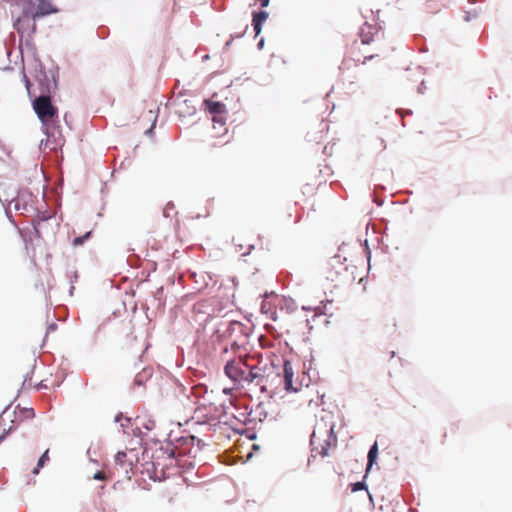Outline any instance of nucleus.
<instances>
[{
	"instance_id": "6ab92c4d",
	"label": "nucleus",
	"mask_w": 512,
	"mask_h": 512,
	"mask_svg": "<svg viewBox=\"0 0 512 512\" xmlns=\"http://www.w3.org/2000/svg\"><path fill=\"white\" fill-rule=\"evenodd\" d=\"M232 282H233V285H234L233 292L231 293V297L233 299L232 300V304L236 306V302H235V287H236V283L234 282V280H232Z\"/></svg>"
},
{
	"instance_id": "39448f33",
	"label": "nucleus",
	"mask_w": 512,
	"mask_h": 512,
	"mask_svg": "<svg viewBox=\"0 0 512 512\" xmlns=\"http://www.w3.org/2000/svg\"><path fill=\"white\" fill-rule=\"evenodd\" d=\"M252 441L253 438L239 435L234 441L233 449L230 452L226 449V465L236 463V459L241 463L248 461L252 457V450L258 449Z\"/></svg>"
},
{
	"instance_id": "393cba45",
	"label": "nucleus",
	"mask_w": 512,
	"mask_h": 512,
	"mask_svg": "<svg viewBox=\"0 0 512 512\" xmlns=\"http://www.w3.org/2000/svg\"><path fill=\"white\" fill-rule=\"evenodd\" d=\"M226 437H227L228 439H231V435H230V434H227V435H226Z\"/></svg>"
},
{
	"instance_id": "1a4fd4ad",
	"label": "nucleus",
	"mask_w": 512,
	"mask_h": 512,
	"mask_svg": "<svg viewBox=\"0 0 512 512\" xmlns=\"http://www.w3.org/2000/svg\"><path fill=\"white\" fill-rule=\"evenodd\" d=\"M35 18L28 13L26 7H23L22 15L19 16L14 22V28L20 34L27 33L28 35L34 33L36 30Z\"/></svg>"
},
{
	"instance_id": "4be33fe9",
	"label": "nucleus",
	"mask_w": 512,
	"mask_h": 512,
	"mask_svg": "<svg viewBox=\"0 0 512 512\" xmlns=\"http://www.w3.org/2000/svg\"><path fill=\"white\" fill-rule=\"evenodd\" d=\"M456 430H457V427H455V426H451V427H450V432H451V433H455V432H456Z\"/></svg>"
},
{
	"instance_id": "aec40b11",
	"label": "nucleus",
	"mask_w": 512,
	"mask_h": 512,
	"mask_svg": "<svg viewBox=\"0 0 512 512\" xmlns=\"http://www.w3.org/2000/svg\"><path fill=\"white\" fill-rule=\"evenodd\" d=\"M374 57H375V55H374V54L365 55V56H364V59L362 60V63H365V62H366V60H368V59H372V58H374Z\"/></svg>"
},
{
	"instance_id": "6e6552de",
	"label": "nucleus",
	"mask_w": 512,
	"mask_h": 512,
	"mask_svg": "<svg viewBox=\"0 0 512 512\" xmlns=\"http://www.w3.org/2000/svg\"><path fill=\"white\" fill-rule=\"evenodd\" d=\"M25 7L28 10V13H30V15L35 19L58 12V9L55 8L48 0H36L35 2L29 1L25 4Z\"/></svg>"
},
{
	"instance_id": "dca6fc26",
	"label": "nucleus",
	"mask_w": 512,
	"mask_h": 512,
	"mask_svg": "<svg viewBox=\"0 0 512 512\" xmlns=\"http://www.w3.org/2000/svg\"><path fill=\"white\" fill-rule=\"evenodd\" d=\"M95 480H105L106 476H105V473L103 471H98L94 474V477H93Z\"/></svg>"
},
{
	"instance_id": "412c9836",
	"label": "nucleus",
	"mask_w": 512,
	"mask_h": 512,
	"mask_svg": "<svg viewBox=\"0 0 512 512\" xmlns=\"http://www.w3.org/2000/svg\"><path fill=\"white\" fill-rule=\"evenodd\" d=\"M269 1H270V0H260V2H261V6H262V7H266V6H268Z\"/></svg>"
},
{
	"instance_id": "5701e85b",
	"label": "nucleus",
	"mask_w": 512,
	"mask_h": 512,
	"mask_svg": "<svg viewBox=\"0 0 512 512\" xmlns=\"http://www.w3.org/2000/svg\"><path fill=\"white\" fill-rule=\"evenodd\" d=\"M5 438V434H2L0 435V443L2 442V440Z\"/></svg>"
},
{
	"instance_id": "2eb2a0df",
	"label": "nucleus",
	"mask_w": 512,
	"mask_h": 512,
	"mask_svg": "<svg viewBox=\"0 0 512 512\" xmlns=\"http://www.w3.org/2000/svg\"><path fill=\"white\" fill-rule=\"evenodd\" d=\"M91 234H92V232L88 231L83 236L74 238L72 241V245L74 247H78V246L82 245L87 239H89L91 237Z\"/></svg>"
},
{
	"instance_id": "4468645a",
	"label": "nucleus",
	"mask_w": 512,
	"mask_h": 512,
	"mask_svg": "<svg viewBox=\"0 0 512 512\" xmlns=\"http://www.w3.org/2000/svg\"><path fill=\"white\" fill-rule=\"evenodd\" d=\"M48 453H49V450H46L43 453V455L40 457V459L38 460L37 466L33 470L34 475H37L39 473L40 468H42L45 465V463L49 461Z\"/></svg>"
},
{
	"instance_id": "7ed1b4c3",
	"label": "nucleus",
	"mask_w": 512,
	"mask_h": 512,
	"mask_svg": "<svg viewBox=\"0 0 512 512\" xmlns=\"http://www.w3.org/2000/svg\"><path fill=\"white\" fill-rule=\"evenodd\" d=\"M229 402V406L226 405V431L231 429L234 435H242L245 431L244 425L249 419L248 408L246 404L240 403V400L228 392L226 388V403Z\"/></svg>"
},
{
	"instance_id": "f257e3e1",
	"label": "nucleus",
	"mask_w": 512,
	"mask_h": 512,
	"mask_svg": "<svg viewBox=\"0 0 512 512\" xmlns=\"http://www.w3.org/2000/svg\"><path fill=\"white\" fill-rule=\"evenodd\" d=\"M226 334V353L227 345H230L231 351L237 358L226 361V376L235 383H251L261 376V369L248 363V344L247 335L243 332V324L236 320H231Z\"/></svg>"
},
{
	"instance_id": "9d476101",
	"label": "nucleus",
	"mask_w": 512,
	"mask_h": 512,
	"mask_svg": "<svg viewBox=\"0 0 512 512\" xmlns=\"http://www.w3.org/2000/svg\"><path fill=\"white\" fill-rule=\"evenodd\" d=\"M134 465L133 459L129 458L126 452L119 451L115 456V470L125 478L130 479L129 473Z\"/></svg>"
},
{
	"instance_id": "f03ea898",
	"label": "nucleus",
	"mask_w": 512,
	"mask_h": 512,
	"mask_svg": "<svg viewBox=\"0 0 512 512\" xmlns=\"http://www.w3.org/2000/svg\"><path fill=\"white\" fill-rule=\"evenodd\" d=\"M334 428V423H329L323 419L316 423L310 438L312 452H316L321 457L329 455V449L337 446V436Z\"/></svg>"
},
{
	"instance_id": "ddd939ff",
	"label": "nucleus",
	"mask_w": 512,
	"mask_h": 512,
	"mask_svg": "<svg viewBox=\"0 0 512 512\" xmlns=\"http://www.w3.org/2000/svg\"><path fill=\"white\" fill-rule=\"evenodd\" d=\"M372 40H373L372 38H365V37H363V36L361 35V39H360V41H357V40H356V41H354V43H353V45H352V47H351V50H352V51H351V53H352L353 55H355L356 51H359V50H360V46H361V45H367V44H369Z\"/></svg>"
},
{
	"instance_id": "f3484780",
	"label": "nucleus",
	"mask_w": 512,
	"mask_h": 512,
	"mask_svg": "<svg viewBox=\"0 0 512 512\" xmlns=\"http://www.w3.org/2000/svg\"><path fill=\"white\" fill-rule=\"evenodd\" d=\"M364 487H365V484L363 482H357V483L354 484L352 490L353 491H359V490L364 489Z\"/></svg>"
},
{
	"instance_id": "0eeeda50",
	"label": "nucleus",
	"mask_w": 512,
	"mask_h": 512,
	"mask_svg": "<svg viewBox=\"0 0 512 512\" xmlns=\"http://www.w3.org/2000/svg\"><path fill=\"white\" fill-rule=\"evenodd\" d=\"M33 109L42 123H48L57 117L58 109L52 104L51 98L41 95L33 101Z\"/></svg>"
},
{
	"instance_id": "20e7f679",
	"label": "nucleus",
	"mask_w": 512,
	"mask_h": 512,
	"mask_svg": "<svg viewBox=\"0 0 512 512\" xmlns=\"http://www.w3.org/2000/svg\"><path fill=\"white\" fill-rule=\"evenodd\" d=\"M279 375L282 377L286 392L296 393L309 385V379L305 372H301L299 363L284 360L282 372Z\"/></svg>"
},
{
	"instance_id": "423d86ee",
	"label": "nucleus",
	"mask_w": 512,
	"mask_h": 512,
	"mask_svg": "<svg viewBox=\"0 0 512 512\" xmlns=\"http://www.w3.org/2000/svg\"><path fill=\"white\" fill-rule=\"evenodd\" d=\"M205 110H207L210 114L213 115L212 121L214 124H219L220 127L224 126V118L222 116L223 112V104L220 101H215L213 99H206L203 102ZM223 133L217 131L216 125H213V133L210 135L209 147H222L221 138Z\"/></svg>"
},
{
	"instance_id": "b1692460",
	"label": "nucleus",
	"mask_w": 512,
	"mask_h": 512,
	"mask_svg": "<svg viewBox=\"0 0 512 512\" xmlns=\"http://www.w3.org/2000/svg\"><path fill=\"white\" fill-rule=\"evenodd\" d=\"M29 85H30V81H29V80H27V81H26V86H27V88H29Z\"/></svg>"
},
{
	"instance_id": "a211bd4d",
	"label": "nucleus",
	"mask_w": 512,
	"mask_h": 512,
	"mask_svg": "<svg viewBox=\"0 0 512 512\" xmlns=\"http://www.w3.org/2000/svg\"><path fill=\"white\" fill-rule=\"evenodd\" d=\"M25 417L27 418H33L34 417V411L32 408L25 409Z\"/></svg>"
},
{
	"instance_id": "f8f14e48",
	"label": "nucleus",
	"mask_w": 512,
	"mask_h": 512,
	"mask_svg": "<svg viewBox=\"0 0 512 512\" xmlns=\"http://www.w3.org/2000/svg\"><path fill=\"white\" fill-rule=\"evenodd\" d=\"M377 455H378V446H377V443L375 442L368 452V464H367V469H366L367 472L370 470V468L376 461Z\"/></svg>"
},
{
	"instance_id": "9b49d317",
	"label": "nucleus",
	"mask_w": 512,
	"mask_h": 512,
	"mask_svg": "<svg viewBox=\"0 0 512 512\" xmlns=\"http://www.w3.org/2000/svg\"><path fill=\"white\" fill-rule=\"evenodd\" d=\"M268 13L266 11H260L253 14L252 25L256 35L261 32L262 24L267 20Z\"/></svg>"
}]
</instances>
